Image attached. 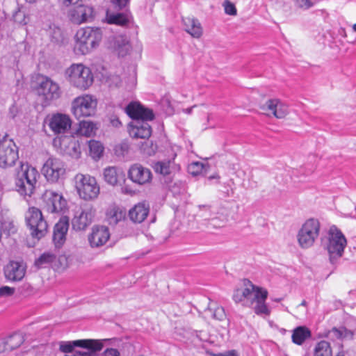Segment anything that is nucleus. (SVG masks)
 Returning a JSON list of instances; mask_svg holds the SVG:
<instances>
[{"instance_id":"22","label":"nucleus","mask_w":356,"mask_h":356,"mask_svg":"<svg viewBox=\"0 0 356 356\" xmlns=\"http://www.w3.org/2000/svg\"><path fill=\"white\" fill-rule=\"evenodd\" d=\"M129 178L139 185L149 183L152 179V172L147 168L140 164L131 166L128 172Z\"/></svg>"},{"instance_id":"56","label":"nucleus","mask_w":356,"mask_h":356,"mask_svg":"<svg viewBox=\"0 0 356 356\" xmlns=\"http://www.w3.org/2000/svg\"><path fill=\"white\" fill-rule=\"evenodd\" d=\"M112 124L115 127H118L119 124H120V122L118 119H115L112 120Z\"/></svg>"},{"instance_id":"63","label":"nucleus","mask_w":356,"mask_h":356,"mask_svg":"<svg viewBox=\"0 0 356 356\" xmlns=\"http://www.w3.org/2000/svg\"><path fill=\"white\" fill-rule=\"evenodd\" d=\"M100 351H101V350H97V351L95 352V356H99V353Z\"/></svg>"},{"instance_id":"23","label":"nucleus","mask_w":356,"mask_h":356,"mask_svg":"<svg viewBox=\"0 0 356 356\" xmlns=\"http://www.w3.org/2000/svg\"><path fill=\"white\" fill-rule=\"evenodd\" d=\"M109 48L113 49L119 57H124L131 51L129 40L125 35H119L111 38L108 43Z\"/></svg>"},{"instance_id":"45","label":"nucleus","mask_w":356,"mask_h":356,"mask_svg":"<svg viewBox=\"0 0 356 356\" xmlns=\"http://www.w3.org/2000/svg\"><path fill=\"white\" fill-rule=\"evenodd\" d=\"M13 18L15 22L20 24L25 25L27 24V19L25 13L20 9H17L13 15Z\"/></svg>"},{"instance_id":"58","label":"nucleus","mask_w":356,"mask_h":356,"mask_svg":"<svg viewBox=\"0 0 356 356\" xmlns=\"http://www.w3.org/2000/svg\"><path fill=\"white\" fill-rule=\"evenodd\" d=\"M195 106H193V107H191V108H186V112L187 113H191V112L192 109H193V108H195Z\"/></svg>"},{"instance_id":"11","label":"nucleus","mask_w":356,"mask_h":356,"mask_svg":"<svg viewBox=\"0 0 356 356\" xmlns=\"http://www.w3.org/2000/svg\"><path fill=\"white\" fill-rule=\"evenodd\" d=\"M346 245L347 240L342 232L337 226H331L327 232V243L330 259L341 257Z\"/></svg>"},{"instance_id":"54","label":"nucleus","mask_w":356,"mask_h":356,"mask_svg":"<svg viewBox=\"0 0 356 356\" xmlns=\"http://www.w3.org/2000/svg\"><path fill=\"white\" fill-rule=\"evenodd\" d=\"M62 3L65 6H69L72 4L77 3L80 0H60Z\"/></svg>"},{"instance_id":"43","label":"nucleus","mask_w":356,"mask_h":356,"mask_svg":"<svg viewBox=\"0 0 356 356\" xmlns=\"http://www.w3.org/2000/svg\"><path fill=\"white\" fill-rule=\"evenodd\" d=\"M190 336L188 337V339L191 340L192 343H196L197 341H207V333L202 331H192L188 333Z\"/></svg>"},{"instance_id":"61","label":"nucleus","mask_w":356,"mask_h":356,"mask_svg":"<svg viewBox=\"0 0 356 356\" xmlns=\"http://www.w3.org/2000/svg\"><path fill=\"white\" fill-rule=\"evenodd\" d=\"M353 31L356 33V24H354L352 26Z\"/></svg>"},{"instance_id":"48","label":"nucleus","mask_w":356,"mask_h":356,"mask_svg":"<svg viewBox=\"0 0 356 356\" xmlns=\"http://www.w3.org/2000/svg\"><path fill=\"white\" fill-rule=\"evenodd\" d=\"M207 353L211 356H238V352L235 350H227L223 353H213L207 351Z\"/></svg>"},{"instance_id":"21","label":"nucleus","mask_w":356,"mask_h":356,"mask_svg":"<svg viewBox=\"0 0 356 356\" xmlns=\"http://www.w3.org/2000/svg\"><path fill=\"white\" fill-rule=\"evenodd\" d=\"M110 236V232L107 227L95 225L88 236V241L92 248H99L106 243Z\"/></svg>"},{"instance_id":"17","label":"nucleus","mask_w":356,"mask_h":356,"mask_svg":"<svg viewBox=\"0 0 356 356\" xmlns=\"http://www.w3.org/2000/svg\"><path fill=\"white\" fill-rule=\"evenodd\" d=\"M267 115H273L277 119L284 118L289 113V106L279 99H270L261 106Z\"/></svg>"},{"instance_id":"29","label":"nucleus","mask_w":356,"mask_h":356,"mask_svg":"<svg viewBox=\"0 0 356 356\" xmlns=\"http://www.w3.org/2000/svg\"><path fill=\"white\" fill-rule=\"evenodd\" d=\"M185 31L192 37L199 38L202 35V28L200 22L194 18L183 19Z\"/></svg>"},{"instance_id":"33","label":"nucleus","mask_w":356,"mask_h":356,"mask_svg":"<svg viewBox=\"0 0 356 356\" xmlns=\"http://www.w3.org/2000/svg\"><path fill=\"white\" fill-rule=\"evenodd\" d=\"M333 351L330 343L322 340L316 343L313 349V356H332Z\"/></svg>"},{"instance_id":"46","label":"nucleus","mask_w":356,"mask_h":356,"mask_svg":"<svg viewBox=\"0 0 356 356\" xmlns=\"http://www.w3.org/2000/svg\"><path fill=\"white\" fill-rule=\"evenodd\" d=\"M225 10V13L227 15L235 16L237 14V10L235 5L229 1V0H225L222 4Z\"/></svg>"},{"instance_id":"52","label":"nucleus","mask_w":356,"mask_h":356,"mask_svg":"<svg viewBox=\"0 0 356 356\" xmlns=\"http://www.w3.org/2000/svg\"><path fill=\"white\" fill-rule=\"evenodd\" d=\"M52 38H54L56 42H58L62 39V32L59 28H56L54 30V34L52 35Z\"/></svg>"},{"instance_id":"50","label":"nucleus","mask_w":356,"mask_h":356,"mask_svg":"<svg viewBox=\"0 0 356 356\" xmlns=\"http://www.w3.org/2000/svg\"><path fill=\"white\" fill-rule=\"evenodd\" d=\"M102 356H120V353L118 350L111 348H106L102 354Z\"/></svg>"},{"instance_id":"60","label":"nucleus","mask_w":356,"mask_h":356,"mask_svg":"<svg viewBox=\"0 0 356 356\" xmlns=\"http://www.w3.org/2000/svg\"><path fill=\"white\" fill-rule=\"evenodd\" d=\"M38 0H26V1L29 3H33L38 1Z\"/></svg>"},{"instance_id":"31","label":"nucleus","mask_w":356,"mask_h":356,"mask_svg":"<svg viewBox=\"0 0 356 356\" xmlns=\"http://www.w3.org/2000/svg\"><path fill=\"white\" fill-rule=\"evenodd\" d=\"M311 336L310 330L304 326H299L293 330L292 341L297 345H302Z\"/></svg>"},{"instance_id":"47","label":"nucleus","mask_w":356,"mask_h":356,"mask_svg":"<svg viewBox=\"0 0 356 356\" xmlns=\"http://www.w3.org/2000/svg\"><path fill=\"white\" fill-rule=\"evenodd\" d=\"M296 5L302 9H308L312 6L310 0H295Z\"/></svg>"},{"instance_id":"49","label":"nucleus","mask_w":356,"mask_h":356,"mask_svg":"<svg viewBox=\"0 0 356 356\" xmlns=\"http://www.w3.org/2000/svg\"><path fill=\"white\" fill-rule=\"evenodd\" d=\"M14 293V289L5 286L0 288V297L9 296Z\"/></svg>"},{"instance_id":"24","label":"nucleus","mask_w":356,"mask_h":356,"mask_svg":"<svg viewBox=\"0 0 356 356\" xmlns=\"http://www.w3.org/2000/svg\"><path fill=\"white\" fill-rule=\"evenodd\" d=\"M126 210L115 204H110L105 213V220L111 226H115L126 218Z\"/></svg>"},{"instance_id":"10","label":"nucleus","mask_w":356,"mask_h":356,"mask_svg":"<svg viewBox=\"0 0 356 356\" xmlns=\"http://www.w3.org/2000/svg\"><path fill=\"white\" fill-rule=\"evenodd\" d=\"M42 174L47 182L58 183L65 177L66 168L65 163L59 158L49 156L43 163Z\"/></svg>"},{"instance_id":"1","label":"nucleus","mask_w":356,"mask_h":356,"mask_svg":"<svg viewBox=\"0 0 356 356\" xmlns=\"http://www.w3.org/2000/svg\"><path fill=\"white\" fill-rule=\"evenodd\" d=\"M268 293L266 289L254 285L246 281L244 287L237 289L233 294V300L236 303L252 307L257 315L268 316L270 310L266 303Z\"/></svg>"},{"instance_id":"7","label":"nucleus","mask_w":356,"mask_h":356,"mask_svg":"<svg viewBox=\"0 0 356 356\" xmlns=\"http://www.w3.org/2000/svg\"><path fill=\"white\" fill-rule=\"evenodd\" d=\"M97 99L89 94H83L74 98L71 104V112L79 119L92 117L97 111Z\"/></svg>"},{"instance_id":"8","label":"nucleus","mask_w":356,"mask_h":356,"mask_svg":"<svg viewBox=\"0 0 356 356\" xmlns=\"http://www.w3.org/2000/svg\"><path fill=\"white\" fill-rule=\"evenodd\" d=\"M321 224L318 220L309 218L301 225L297 234V241L300 248L307 249L313 246L319 236Z\"/></svg>"},{"instance_id":"38","label":"nucleus","mask_w":356,"mask_h":356,"mask_svg":"<svg viewBox=\"0 0 356 356\" xmlns=\"http://www.w3.org/2000/svg\"><path fill=\"white\" fill-rule=\"evenodd\" d=\"M106 20L108 24H113L122 26H126L129 23L128 17L122 13L106 14Z\"/></svg>"},{"instance_id":"35","label":"nucleus","mask_w":356,"mask_h":356,"mask_svg":"<svg viewBox=\"0 0 356 356\" xmlns=\"http://www.w3.org/2000/svg\"><path fill=\"white\" fill-rule=\"evenodd\" d=\"M209 165L200 161H194L188 165V172L193 176L206 175L209 170Z\"/></svg>"},{"instance_id":"26","label":"nucleus","mask_w":356,"mask_h":356,"mask_svg":"<svg viewBox=\"0 0 356 356\" xmlns=\"http://www.w3.org/2000/svg\"><path fill=\"white\" fill-rule=\"evenodd\" d=\"M104 179L109 185L115 186L124 180L125 175L122 169L116 167H107L103 172Z\"/></svg>"},{"instance_id":"25","label":"nucleus","mask_w":356,"mask_h":356,"mask_svg":"<svg viewBox=\"0 0 356 356\" xmlns=\"http://www.w3.org/2000/svg\"><path fill=\"white\" fill-rule=\"evenodd\" d=\"M26 268L23 263L10 261L5 269L6 277L12 281H19L25 275Z\"/></svg>"},{"instance_id":"3","label":"nucleus","mask_w":356,"mask_h":356,"mask_svg":"<svg viewBox=\"0 0 356 356\" xmlns=\"http://www.w3.org/2000/svg\"><path fill=\"white\" fill-rule=\"evenodd\" d=\"M40 174L27 163H21L15 173V191L24 198L30 197L35 192Z\"/></svg>"},{"instance_id":"27","label":"nucleus","mask_w":356,"mask_h":356,"mask_svg":"<svg viewBox=\"0 0 356 356\" xmlns=\"http://www.w3.org/2000/svg\"><path fill=\"white\" fill-rule=\"evenodd\" d=\"M69 228V218L63 216L56 224L54 231L53 239L56 245H61L65 240V236Z\"/></svg>"},{"instance_id":"6","label":"nucleus","mask_w":356,"mask_h":356,"mask_svg":"<svg viewBox=\"0 0 356 356\" xmlns=\"http://www.w3.org/2000/svg\"><path fill=\"white\" fill-rule=\"evenodd\" d=\"M102 31L99 28L86 27L77 31L76 48L83 54L96 49L102 40Z\"/></svg>"},{"instance_id":"12","label":"nucleus","mask_w":356,"mask_h":356,"mask_svg":"<svg viewBox=\"0 0 356 356\" xmlns=\"http://www.w3.org/2000/svg\"><path fill=\"white\" fill-rule=\"evenodd\" d=\"M25 218L33 237L40 239L45 235L48 225L39 209L30 207Z\"/></svg>"},{"instance_id":"36","label":"nucleus","mask_w":356,"mask_h":356,"mask_svg":"<svg viewBox=\"0 0 356 356\" xmlns=\"http://www.w3.org/2000/svg\"><path fill=\"white\" fill-rule=\"evenodd\" d=\"M24 342V337L20 333H14L8 337L5 342V350H13L19 347Z\"/></svg>"},{"instance_id":"20","label":"nucleus","mask_w":356,"mask_h":356,"mask_svg":"<svg viewBox=\"0 0 356 356\" xmlns=\"http://www.w3.org/2000/svg\"><path fill=\"white\" fill-rule=\"evenodd\" d=\"M72 126V120L68 115L63 113L54 114L49 119V127L56 134H65Z\"/></svg>"},{"instance_id":"30","label":"nucleus","mask_w":356,"mask_h":356,"mask_svg":"<svg viewBox=\"0 0 356 356\" xmlns=\"http://www.w3.org/2000/svg\"><path fill=\"white\" fill-rule=\"evenodd\" d=\"M170 191L172 197L177 200L178 205L184 203L187 200L186 185L181 181L174 183L170 186Z\"/></svg>"},{"instance_id":"5","label":"nucleus","mask_w":356,"mask_h":356,"mask_svg":"<svg viewBox=\"0 0 356 356\" xmlns=\"http://www.w3.org/2000/svg\"><path fill=\"white\" fill-rule=\"evenodd\" d=\"M74 188L79 197L85 201L97 200L100 193V186L95 177L78 173L74 177Z\"/></svg>"},{"instance_id":"15","label":"nucleus","mask_w":356,"mask_h":356,"mask_svg":"<svg viewBox=\"0 0 356 356\" xmlns=\"http://www.w3.org/2000/svg\"><path fill=\"white\" fill-rule=\"evenodd\" d=\"M18 159V150L11 139H4L0 143V167L7 168L13 166Z\"/></svg>"},{"instance_id":"4","label":"nucleus","mask_w":356,"mask_h":356,"mask_svg":"<svg viewBox=\"0 0 356 356\" xmlns=\"http://www.w3.org/2000/svg\"><path fill=\"white\" fill-rule=\"evenodd\" d=\"M108 339H83L68 341H60L59 344L60 350L63 353H71L75 348L81 350H76L74 355L79 356H95L97 350H102L105 343L108 341Z\"/></svg>"},{"instance_id":"32","label":"nucleus","mask_w":356,"mask_h":356,"mask_svg":"<svg viewBox=\"0 0 356 356\" xmlns=\"http://www.w3.org/2000/svg\"><path fill=\"white\" fill-rule=\"evenodd\" d=\"M97 129V127L94 122L83 120L79 122L76 132L80 136L91 137L95 134Z\"/></svg>"},{"instance_id":"57","label":"nucleus","mask_w":356,"mask_h":356,"mask_svg":"<svg viewBox=\"0 0 356 356\" xmlns=\"http://www.w3.org/2000/svg\"><path fill=\"white\" fill-rule=\"evenodd\" d=\"M70 67H84V66L81 63H79V64H74H74H72L70 65Z\"/></svg>"},{"instance_id":"40","label":"nucleus","mask_w":356,"mask_h":356,"mask_svg":"<svg viewBox=\"0 0 356 356\" xmlns=\"http://www.w3.org/2000/svg\"><path fill=\"white\" fill-rule=\"evenodd\" d=\"M330 334L332 337H337L339 339H351L353 337L352 332L348 330L346 328L343 327H341L339 328H333L330 332Z\"/></svg>"},{"instance_id":"39","label":"nucleus","mask_w":356,"mask_h":356,"mask_svg":"<svg viewBox=\"0 0 356 356\" xmlns=\"http://www.w3.org/2000/svg\"><path fill=\"white\" fill-rule=\"evenodd\" d=\"M56 259V256L51 252L43 253L36 261H35V266L40 268H45L54 262Z\"/></svg>"},{"instance_id":"41","label":"nucleus","mask_w":356,"mask_h":356,"mask_svg":"<svg viewBox=\"0 0 356 356\" xmlns=\"http://www.w3.org/2000/svg\"><path fill=\"white\" fill-rule=\"evenodd\" d=\"M171 168L170 161H159L154 165V170L156 172L163 175L170 174Z\"/></svg>"},{"instance_id":"51","label":"nucleus","mask_w":356,"mask_h":356,"mask_svg":"<svg viewBox=\"0 0 356 356\" xmlns=\"http://www.w3.org/2000/svg\"><path fill=\"white\" fill-rule=\"evenodd\" d=\"M129 0H111L112 3L118 8L122 9L125 7Z\"/></svg>"},{"instance_id":"2","label":"nucleus","mask_w":356,"mask_h":356,"mask_svg":"<svg viewBox=\"0 0 356 356\" xmlns=\"http://www.w3.org/2000/svg\"><path fill=\"white\" fill-rule=\"evenodd\" d=\"M126 113L131 118L135 120L130 124V136L136 138L147 140L151 136L152 129L147 121L154 118L152 111L137 102H132L126 107Z\"/></svg>"},{"instance_id":"9","label":"nucleus","mask_w":356,"mask_h":356,"mask_svg":"<svg viewBox=\"0 0 356 356\" xmlns=\"http://www.w3.org/2000/svg\"><path fill=\"white\" fill-rule=\"evenodd\" d=\"M37 94L43 106H47L61 95V90L58 84L47 76L38 77Z\"/></svg>"},{"instance_id":"16","label":"nucleus","mask_w":356,"mask_h":356,"mask_svg":"<svg viewBox=\"0 0 356 356\" xmlns=\"http://www.w3.org/2000/svg\"><path fill=\"white\" fill-rule=\"evenodd\" d=\"M54 144L56 147H59L60 153L63 155L69 156L75 159H78L81 157V150L80 143L74 138L65 136L55 138Z\"/></svg>"},{"instance_id":"14","label":"nucleus","mask_w":356,"mask_h":356,"mask_svg":"<svg viewBox=\"0 0 356 356\" xmlns=\"http://www.w3.org/2000/svg\"><path fill=\"white\" fill-rule=\"evenodd\" d=\"M65 74L71 84L81 90L88 89L94 80L90 68H67Z\"/></svg>"},{"instance_id":"62","label":"nucleus","mask_w":356,"mask_h":356,"mask_svg":"<svg viewBox=\"0 0 356 356\" xmlns=\"http://www.w3.org/2000/svg\"><path fill=\"white\" fill-rule=\"evenodd\" d=\"M306 304H307V303H306V301H305V300H303V301L301 302L300 305H301V306H305V305H306Z\"/></svg>"},{"instance_id":"34","label":"nucleus","mask_w":356,"mask_h":356,"mask_svg":"<svg viewBox=\"0 0 356 356\" xmlns=\"http://www.w3.org/2000/svg\"><path fill=\"white\" fill-rule=\"evenodd\" d=\"M89 154L93 160L97 161L103 156L104 147L98 140H91L88 142Z\"/></svg>"},{"instance_id":"53","label":"nucleus","mask_w":356,"mask_h":356,"mask_svg":"<svg viewBox=\"0 0 356 356\" xmlns=\"http://www.w3.org/2000/svg\"><path fill=\"white\" fill-rule=\"evenodd\" d=\"M18 113V108L15 105H13L10 108L9 113L12 118H15Z\"/></svg>"},{"instance_id":"44","label":"nucleus","mask_w":356,"mask_h":356,"mask_svg":"<svg viewBox=\"0 0 356 356\" xmlns=\"http://www.w3.org/2000/svg\"><path fill=\"white\" fill-rule=\"evenodd\" d=\"M156 145L148 139L145 140L140 146V149L143 153L149 156L154 154L156 150Z\"/></svg>"},{"instance_id":"13","label":"nucleus","mask_w":356,"mask_h":356,"mask_svg":"<svg viewBox=\"0 0 356 356\" xmlns=\"http://www.w3.org/2000/svg\"><path fill=\"white\" fill-rule=\"evenodd\" d=\"M96 211L92 206L80 207L73 211L72 227L76 232L86 230L93 222Z\"/></svg>"},{"instance_id":"37","label":"nucleus","mask_w":356,"mask_h":356,"mask_svg":"<svg viewBox=\"0 0 356 356\" xmlns=\"http://www.w3.org/2000/svg\"><path fill=\"white\" fill-rule=\"evenodd\" d=\"M127 90L134 89L137 83V72L136 68H129L126 75L122 78Z\"/></svg>"},{"instance_id":"55","label":"nucleus","mask_w":356,"mask_h":356,"mask_svg":"<svg viewBox=\"0 0 356 356\" xmlns=\"http://www.w3.org/2000/svg\"><path fill=\"white\" fill-rule=\"evenodd\" d=\"M219 178H220V177H219V175L218 174H214V175H213L211 176H209L208 177V179L209 180H212V179H219Z\"/></svg>"},{"instance_id":"19","label":"nucleus","mask_w":356,"mask_h":356,"mask_svg":"<svg viewBox=\"0 0 356 356\" xmlns=\"http://www.w3.org/2000/svg\"><path fill=\"white\" fill-rule=\"evenodd\" d=\"M44 199L49 211L58 213L67 208V200L60 193L49 190L44 194Z\"/></svg>"},{"instance_id":"42","label":"nucleus","mask_w":356,"mask_h":356,"mask_svg":"<svg viewBox=\"0 0 356 356\" xmlns=\"http://www.w3.org/2000/svg\"><path fill=\"white\" fill-rule=\"evenodd\" d=\"M207 312L213 318L219 321L222 320L225 317V313L222 307H213L211 305Z\"/></svg>"},{"instance_id":"28","label":"nucleus","mask_w":356,"mask_h":356,"mask_svg":"<svg viewBox=\"0 0 356 356\" xmlns=\"http://www.w3.org/2000/svg\"><path fill=\"white\" fill-rule=\"evenodd\" d=\"M149 207L145 203H138L129 210V216L134 222H142L147 216Z\"/></svg>"},{"instance_id":"64","label":"nucleus","mask_w":356,"mask_h":356,"mask_svg":"<svg viewBox=\"0 0 356 356\" xmlns=\"http://www.w3.org/2000/svg\"><path fill=\"white\" fill-rule=\"evenodd\" d=\"M65 356H79V355H65Z\"/></svg>"},{"instance_id":"59","label":"nucleus","mask_w":356,"mask_h":356,"mask_svg":"<svg viewBox=\"0 0 356 356\" xmlns=\"http://www.w3.org/2000/svg\"><path fill=\"white\" fill-rule=\"evenodd\" d=\"M200 208H203L206 211H210V207H208V206H202V207H200Z\"/></svg>"},{"instance_id":"18","label":"nucleus","mask_w":356,"mask_h":356,"mask_svg":"<svg viewBox=\"0 0 356 356\" xmlns=\"http://www.w3.org/2000/svg\"><path fill=\"white\" fill-rule=\"evenodd\" d=\"M70 20L76 24H81L92 21L94 17L93 8L86 5H79L72 8L68 12Z\"/></svg>"}]
</instances>
